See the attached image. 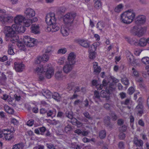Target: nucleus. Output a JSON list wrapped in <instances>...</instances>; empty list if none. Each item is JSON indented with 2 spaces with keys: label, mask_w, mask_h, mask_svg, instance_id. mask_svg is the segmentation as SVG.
<instances>
[{
  "label": "nucleus",
  "mask_w": 149,
  "mask_h": 149,
  "mask_svg": "<svg viewBox=\"0 0 149 149\" xmlns=\"http://www.w3.org/2000/svg\"><path fill=\"white\" fill-rule=\"evenodd\" d=\"M55 16V14L52 12L46 15L45 21L48 25L47 29L48 32L53 33L58 31L60 29L59 26L56 24V19Z\"/></svg>",
  "instance_id": "f257e3e1"
},
{
  "label": "nucleus",
  "mask_w": 149,
  "mask_h": 149,
  "mask_svg": "<svg viewBox=\"0 0 149 149\" xmlns=\"http://www.w3.org/2000/svg\"><path fill=\"white\" fill-rule=\"evenodd\" d=\"M135 16L133 10H129L121 14V22L125 24H130L132 22Z\"/></svg>",
  "instance_id": "f03ea898"
},
{
  "label": "nucleus",
  "mask_w": 149,
  "mask_h": 149,
  "mask_svg": "<svg viewBox=\"0 0 149 149\" xmlns=\"http://www.w3.org/2000/svg\"><path fill=\"white\" fill-rule=\"evenodd\" d=\"M6 11L0 9V21L3 24L11 22L13 20V17L11 16L6 15L5 13Z\"/></svg>",
  "instance_id": "7ed1b4c3"
},
{
  "label": "nucleus",
  "mask_w": 149,
  "mask_h": 149,
  "mask_svg": "<svg viewBox=\"0 0 149 149\" xmlns=\"http://www.w3.org/2000/svg\"><path fill=\"white\" fill-rule=\"evenodd\" d=\"M76 16L74 13H68L63 17V21L66 24L71 25L73 23L74 19Z\"/></svg>",
  "instance_id": "20e7f679"
},
{
  "label": "nucleus",
  "mask_w": 149,
  "mask_h": 149,
  "mask_svg": "<svg viewBox=\"0 0 149 149\" xmlns=\"http://www.w3.org/2000/svg\"><path fill=\"white\" fill-rule=\"evenodd\" d=\"M16 24H13L11 27L6 26L4 27V30L7 32L6 36L8 37H10L17 36V32L16 29Z\"/></svg>",
  "instance_id": "39448f33"
},
{
  "label": "nucleus",
  "mask_w": 149,
  "mask_h": 149,
  "mask_svg": "<svg viewBox=\"0 0 149 149\" xmlns=\"http://www.w3.org/2000/svg\"><path fill=\"white\" fill-rule=\"evenodd\" d=\"M23 40L25 45L27 47H33L36 43V40L35 39L28 36L24 37Z\"/></svg>",
  "instance_id": "423d86ee"
},
{
  "label": "nucleus",
  "mask_w": 149,
  "mask_h": 149,
  "mask_svg": "<svg viewBox=\"0 0 149 149\" xmlns=\"http://www.w3.org/2000/svg\"><path fill=\"white\" fill-rule=\"evenodd\" d=\"M24 14L27 18H31L34 17L35 15V11L31 8L26 9L24 11Z\"/></svg>",
  "instance_id": "0eeeda50"
},
{
  "label": "nucleus",
  "mask_w": 149,
  "mask_h": 149,
  "mask_svg": "<svg viewBox=\"0 0 149 149\" xmlns=\"http://www.w3.org/2000/svg\"><path fill=\"white\" fill-rule=\"evenodd\" d=\"M136 112L139 116H141L144 113L143 106L142 103L139 102L135 108Z\"/></svg>",
  "instance_id": "6e6552de"
},
{
  "label": "nucleus",
  "mask_w": 149,
  "mask_h": 149,
  "mask_svg": "<svg viewBox=\"0 0 149 149\" xmlns=\"http://www.w3.org/2000/svg\"><path fill=\"white\" fill-rule=\"evenodd\" d=\"M15 68L16 71L21 72L22 71L24 68V65L22 63L15 62L14 63Z\"/></svg>",
  "instance_id": "1a4fd4ad"
},
{
  "label": "nucleus",
  "mask_w": 149,
  "mask_h": 149,
  "mask_svg": "<svg viewBox=\"0 0 149 149\" xmlns=\"http://www.w3.org/2000/svg\"><path fill=\"white\" fill-rule=\"evenodd\" d=\"M146 19L144 16L141 15L138 16L136 19L135 23L137 25L143 24L146 22Z\"/></svg>",
  "instance_id": "9d476101"
},
{
  "label": "nucleus",
  "mask_w": 149,
  "mask_h": 149,
  "mask_svg": "<svg viewBox=\"0 0 149 149\" xmlns=\"http://www.w3.org/2000/svg\"><path fill=\"white\" fill-rule=\"evenodd\" d=\"M133 142L136 146L140 147L139 149H143V143L141 140H139L137 137H135L133 140Z\"/></svg>",
  "instance_id": "9b49d317"
},
{
  "label": "nucleus",
  "mask_w": 149,
  "mask_h": 149,
  "mask_svg": "<svg viewBox=\"0 0 149 149\" xmlns=\"http://www.w3.org/2000/svg\"><path fill=\"white\" fill-rule=\"evenodd\" d=\"M75 57L76 56L74 53H70L68 57V61L67 62L70 63L71 64H74L75 62Z\"/></svg>",
  "instance_id": "f8f14e48"
},
{
  "label": "nucleus",
  "mask_w": 149,
  "mask_h": 149,
  "mask_svg": "<svg viewBox=\"0 0 149 149\" xmlns=\"http://www.w3.org/2000/svg\"><path fill=\"white\" fill-rule=\"evenodd\" d=\"M146 31V27H141L138 31H136L134 33V35L140 37L142 36L145 33Z\"/></svg>",
  "instance_id": "ddd939ff"
},
{
  "label": "nucleus",
  "mask_w": 149,
  "mask_h": 149,
  "mask_svg": "<svg viewBox=\"0 0 149 149\" xmlns=\"http://www.w3.org/2000/svg\"><path fill=\"white\" fill-rule=\"evenodd\" d=\"M24 19L25 18L24 16L21 15H18L15 17L14 22L16 24H20L21 23L24 22Z\"/></svg>",
  "instance_id": "4468645a"
},
{
  "label": "nucleus",
  "mask_w": 149,
  "mask_h": 149,
  "mask_svg": "<svg viewBox=\"0 0 149 149\" xmlns=\"http://www.w3.org/2000/svg\"><path fill=\"white\" fill-rule=\"evenodd\" d=\"M45 68H44L43 65H41L37 67L34 69V71L35 74H41L45 73Z\"/></svg>",
  "instance_id": "2eb2a0df"
},
{
  "label": "nucleus",
  "mask_w": 149,
  "mask_h": 149,
  "mask_svg": "<svg viewBox=\"0 0 149 149\" xmlns=\"http://www.w3.org/2000/svg\"><path fill=\"white\" fill-rule=\"evenodd\" d=\"M73 65L67 62L66 65L64 66L63 67V70L64 72L66 74H67L72 69Z\"/></svg>",
  "instance_id": "dca6fc26"
},
{
  "label": "nucleus",
  "mask_w": 149,
  "mask_h": 149,
  "mask_svg": "<svg viewBox=\"0 0 149 149\" xmlns=\"http://www.w3.org/2000/svg\"><path fill=\"white\" fill-rule=\"evenodd\" d=\"M41 92L43 95L47 98H49L51 97L52 93L49 90L44 89Z\"/></svg>",
  "instance_id": "f3484780"
},
{
  "label": "nucleus",
  "mask_w": 149,
  "mask_h": 149,
  "mask_svg": "<svg viewBox=\"0 0 149 149\" xmlns=\"http://www.w3.org/2000/svg\"><path fill=\"white\" fill-rule=\"evenodd\" d=\"M49 66V64L47 65V66H45V71L44 72L45 73V74H53L54 73V70L53 68L49 67L48 68Z\"/></svg>",
  "instance_id": "a211bd4d"
},
{
  "label": "nucleus",
  "mask_w": 149,
  "mask_h": 149,
  "mask_svg": "<svg viewBox=\"0 0 149 149\" xmlns=\"http://www.w3.org/2000/svg\"><path fill=\"white\" fill-rule=\"evenodd\" d=\"M31 29V32L34 34H37L39 33V27L38 25H32Z\"/></svg>",
  "instance_id": "6ab92c4d"
},
{
  "label": "nucleus",
  "mask_w": 149,
  "mask_h": 149,
  "mask_svg": "<svg viewBox=\"0 0 149 149\" xmlns=\"http://www.w3.org/2000/svg\"><path fill=\"white\" fill-rule=\"evenodd\" d=\"M78 43L81 46L85 48H88L89 47V43L87 40H79L78 41Z\"/></svg>",
  "instance_id": "aec40b11"
},
{
  "label": "nucleus",
  "mask_w": 149,
  "mask_h": 149,
  "mask_svg": "<svg viewBox=\"0 0 149 149\" xmlns=\"http://www.w3.org/2000/svg\"><path fill=\"white\" fill-rule=\"evenodd\" d=\"M93 66L94 72L96 74H99L101 70L100 67L98 65L97 63L96 62L93 63Z\"/></svg>",
  "instance_id": "412c9836"
},
{
  "label": "nucleus",
  "mask_w": 149,
  "mask_h": 149,
  "mask_svg": "<svg viewBox=\"0 0 149 149\" xmlns=\"http://www.w3.org/2000/svg\"><path fill=\"white\" fill-rule=\"evenodd\" d=\"M17 27H16V31L17 32L19 33H23L26 30V28L24 26H22L20 24H16Z\"/></svg>",
  "instance_id": "4be33fe9"
},
{
  "label": "nucleus",
  "mask_w": 149,
  "mask_h": 149,
  "mask_svg": "<svg viewBox=\"0 0 149 149\" xmlns=\"http://www.w3.org/2000/svg\"><path fill=\"white\" fill-rule=\"evenodd\" d=\"M68 29L65 26H61V32L63 36H66L68 35Z\"/></svg>",
  "instance_id": "5701e85b"
},
{
  "label": "nucleus",
  "mask_w": 149,
  "mask_h": 149,
  "mask_svg": "<svg viewBox=\"0 0 149 149\" xmlns=\"http://www.w3.org/2000/svg\"><path fill=\"white\" fill-rule=\"evenodd\" d=\"M104 121L105 125L107 127H108L110 128L112 127V125L111 124L110 117L108 116L106 117L104 119Z\"/></svg>",
  "instance_id": "b1692460"
},
{
  "label": "nucleus",
  "mask_w": 149,
  "mask_h": 149,
  "mask_svg": "<svg viewBox=\"0 0 149 149\" xmlns=\"http://www.w3.org/2000/svg\"><path fill=\"white\" fill-rule=\"evenodd\" d=\"M126 56L127 60L130 63H131L132 61L134 60V56L130 52L127 51L126 52Z\"/></svg>",
  "instance_id": "393cba45"
},
{
  "label": "nucleus",
  "mask_w": 149,
  "mask_h": 149,
  "mask_svg": "<svg viewBox=\"0 0 149 149\" xmlns=\"http://www.w3.org/2000/svg\"><path fill=\"white\" fill-rule=\"evenodd\" d=\"M69 145L70 148L74 149H81L82 148L81 146L75 142L69 144Z\"/></svg>",
  "instance_id": "a878e982"
},
{
  "label": "nucleus",
  "mask_w": 149,
  "mask_h": 149,
  "mask_svg": "<svg viewBox=\"0 0 149 149\" xmlns=\"http://www.w3.org/2000/svg\"><path fill=\"white\" fill-rule=\"evenodd\" d=\"M9 129H8L0 130V138L4 137L5 136H6V135L9 132Z\"/></svg>",
  "instance_id": "bb28decb"
},
{
  "label": "nucleus",
  "mask_w": 149,
  "mask_h": 149,
  "mask_svg": "<svg viewBox=\"0 0 149 149\" xmlns=\"http://www.w3.org/2000/svg\"><path fill=\"white\" fill-rule=\"evenodd\" d=\"M4 109L5 111L9 114H13L14 113L13 109L8 105L4 106Z\"/></svg>",
  "instance_id": "cd10ccee"
},
{
  "label": "nucleus",
  "mask_w": 149,
  "mask_h": 149,
  "mask_svg": "<svg viewBox=\"0 0 149 149\" xmlns=\"http://www.w3.org/2000/svg\"><path fill=\"white\" fill-rule=\"evenodd\" d=\"M101 96L104 98H105L107 100H109L110 98V94L109 93L106 89V91H102Z\"/></svg>",
  "instance_id": "c85d7f7f"
},
{
  "label": "nucleus",
  "mask_w": 149,
  "mask_h": 149,
  "mask_svg": "<svg viewBox=\"0 0 149 149\" xmlns=\"http://www.w3.org/2000/svg\"><path fill=\"white\" fill-rule=\"evenodd\" d=\"M124 8V6L122 3L117 6L115 8L114 11L116 13H119L122 11Z\"/></svg>",
  "instance_id": "c756f323"
},
{
  "label": "nucleus",
  "mask_w": 149,
  "mask_h": 149,
  "mask_svg": "<svg viewBox=\"0 0 149 149\" xmlns=\"http://www.w3.org/2000/svg\"><path fill=\"white\" fill-rule=\"evenodd\" d=\"M13 45L11 44L8 45V52L9 54L13 55L14 54V52L13 50Z\"/></svg>",
  "instance_id": "7c9ffc66"
},
{
  "label": "nucleus",
  "mask_w": 149,
  "mask_h": 149,
  "mask_svg": "<svg viewBox=\"0 0 149 149\" xmlns=\"http://www.w3.org/2000/svg\"><path fill=\"white\" fill-rule=\"evenodd\" d=\"M24 147V144L21 143L14 145L12 149H23Z\"/></svg>",
  "instance_id": "2f4dec72"
},
{
  "label": "nucleus",
  "mask_w": 149,
  "mask_h": 149,
  "mask_svg": "<svg viewBox=\"0 0 149 149\" xmlns=\"http://www.w3.org/2000/svg\"><path fill=\"white\" fill-rule=\"evenodd\" d=\"M4 138L6 141H10L11 140L14 139V136L13 134H11V132H9L6 135V136H5Z\"/></svg>",
  "instance_id": "473e14b6"
},
{
  "label": "nucleus",
  "mask_w": 149,
  "mask_h": 149,
  "mask_svg": "<svg viewBox=\"0 0 149 149\" xmlns=\"http://www.w3.org/2000/svg\"><path fill=\"white\" fill-rule=\"evenodd\" d=\"M147 43V39L144 38H141L139 40V44L141 46L143 47L146 46Z\"/></svg>",
  "instance_id": "72a5a7b5"
},
{
  "label": "nucleus",
  "mask_w": 149,
  "mask_h": 149,
  "mask_svg": "<svg viewBox=\"0 0 149 149\" xmlns=\"http://www.w3.org/2000/svg\"><path fill=\"white\" fill-rule=\"evenodd\" d=\"M52 97L54 100L57 101H59L61 99V97L60 96L59 94L56 92H55L52 95Z\"/></svg>",
  "instance_id": "f704fd0d"
},
{
  "label": "nucleus",
  "mask_w": 149,
  "mask_h": 149,
  "mask_svg": "<svg viewBox=\"0 0 149 149\" xmlns=\"http://www.w3.org/2000/svg\"><path fill=\"white\" fill-rule=\"evenodd\" d=\"M122 82L126 86L125 87V89H126L127 86L129 84V82L128 79L127 78H124L121 79Z\"/></svg>",
  "instance_id": "c9c22d12"
},
{
  "label": "nucleus",
  "mask_w": 149,
  "mask_h": 149,
  "mask_svg": "<svg viewBox=\"0 0 149 149\" xmlns=\"http://www.w3.org/2000/svg\"><path fill=\"white\" fill-rule=\"evenodd\" d=\"M47 115L48 117H54L56 115V111H54L52 110H49L47 111Z\"/></svg>",
  "instance_id": "e433bc0d"
},
{
  "label": "nucleus",
  "mask_w": 149,
  "mask_h": 149,
  "mask_svg": "<svg viewBox=\"0 0 149 149\" xmlns=\"http://www.w3.org/2000/svg\"><path fill=\"white\" fill-rule=\"evenodd\" d=\"M102 6L101 3L100 1H95L94 6L96 9H99L101 8Z\"/></svg>",
  "instance_id": "4c0bfd02"
},
{
  "label": "nucleus",
  "mask_w": 149,
  "mask_h": 149,
  "mask_svg": "<svg viewBox=\"0 0 149 149\" xmlns=\"http://www.w3.org/2000/svg\"><path fill=\"white\" fill-rule=\"evenodd\" d=\"M17 46L19 48V49L25 51L26 50L25 45L22 42H20L18 43L17 44Z\"/></svg>",
  "instance_id": "58836bf2"
},
{
  "label": "nucleus",
  "mask_w": 149,
  "mask_h": 149,
  "mask_svg": "<svg viewBox=\"0 0 149 149\" xmlns=\"http://www.w3.org/2000/svg\"><path fill=\"white\" fill-rule=\"evenodd\" d=\"M32 20L30 19H24L23 23L26 27H29L31 24Z\"/></svg>",
  "instance_id": "ea45409f"
},
{
  "label": "nucleus",
  "mask_w": 149,
  "mask_h": 149,
  "mask_svg": "<svg viewBox=\"0 0 149 149\" xmlns=\"http://www.w3.org/2000/svg\"><path fill=\"white\" fill-rule=\"evenodd\" d=\"M40 57L43 62L48 61L49 59V56L46 54H43L42 56Z\"/></svg>",
  "instance_id": "a19ab883"
},
{
  "label": "nucleus",
  "mask_w": 149,
  "mask_h": 149,
  "mask_svg": "<svg viewBox=\"0 0 149 149\" xmlns=\"http://www.w3.org/2000/svg\"><path fill=\"white\" fill-rule=\"evenodd\" d=\"M66 116L70 119H72L73 117V113L71 111H66L65 112Z\"/></svg>",
  "instance_id": "79ce46f5"
},
{
  "label": "nucleus",
  "mask_w": 149,
  "mask_h": 149,
  "mask_svg": "<svg viewBox=\"0 0 149 149\" xmlns=\"http://www.w3.org/2000/svg\"><path fill=\"white\" fill-rule=\"evenodd\" d=\"M106 132L104 130L100 131L99 133V136L101 139H103L106 136Z\"/></svg>",
  "instance_id": "37998d69"
},
{
  "label": "nucleus",
  "mask_w": 149,
  "mask_h": 149,
  "mask_svg": "<svg viewBox=\"0 0 149 149\" xmlns=\"http://www.w3.org/2000/svg\"><path fill=\"white\" fill-rule=\"evenodd\" d=\"M141 61L143 63L146 65L149 64V57H144L142 58Z\"/></svg>",
  "instance_id": "c03bdc74"
},
{
  "label": "nucleus",
  "mask_w": 149,
  "mask_h": 149,
  "mask_svg": "<svg viewBox=\"0 0 149 149\" xmlns=\"http://www.w3.org/2000/svg\"><path fill=\"white\" fill-rule=\"evenodd\" d=\"M96 49V46L94 44L89 47L88 52H94Z\"/></svg>",
  "instance_id": "a18cd8bd"
},
{
  "label": "nucleus",
  "mask_w": 149,
  "mask_h": 149,
  "mask_svg": "<svg viewBox=\"0 0 149 149\" xmlns=\"http://www.w3.org/2000/svg\"><path fill=\"white\" fill-rule=\"evenodd\" d=\"M127 129V126L125 125H122V126L119 127V130L120 132H123L126 131Z\"/></svg>",
  "instance_id": "49530a36"
},
{
  "label": "nucleus",
  "mask_w": 149,
  "mask_h": 149,
  "mask_svg": "<svg viewBox=\"0 0 149 149\" xmlns=\"http://www.w3.org/2000/svg\"><path fill=\"white\" fill-rule=\"evenodd\" d=\"M10 38V41L13 43H15V42H17L19 39V37L17 35L14 36V37H11Z\"/></svg>",
  "instance_id": "de8ad7c7"
},
{
  "label": "nucleus",
  "mask_w": 149,
  "mask_h": 149,
  "mask_svg": "<svg viewBox=\"0 0 149 149\" xmlns=\"http://www.w3.org/2000/svg\"><path fill=\"white\" fill-rule=\"evenodd\" d=\"M140 62V60L139 59H134L131 63L134 66L137 65H139Z\"/></svg>",
  "instance_id": "09e8293b"
},
{
  "label": "nucleus",
  "mask_w": 149,
  "mask_h": 149,
  "mask_svg": "<svg viewBox=\"0 0 149 149\" xmlns=\"http://www.w3.org/2000/svg\"><path fill=\"white\" fill-rule=\"evenodd\" d=\"M46 146L47 149H56L54 145L51 143H47L46 144Z\"/></svg>",
  "instance_id": "8fccbe9b"
},
{
  "label": "nucleus",
  "mask_w": 149,
  "mask_h": 149,
  "mask_svg": "<svg viewBox=\"0 0 149 149\" xmlns=\"http://www.w3.org/2000/svg\"><path fill=\"white\" fill-rule=\"evenodd\" d=\"M72 129L71 125H68L65 127L64 130L66 133H67L68 132L70 131Z\"/></svg>",
  "instance_id": "3c124183"
},
{
  "label": "nucleus",
  "mask_w": 149,
  "mask_h": 149,
  "mask_svg": "<svg viewBox=\"0 0 149 149\" xmlns=\"http://www.w3.org/2000/svg\"><path fill=\"white\" fill-rule=\"evenodd\" d=\"M84 116L86 118L90 120H92V118L90 115L89 113L88 112H85L83 113Z\"/></svg>",
  "instance_id": "603ef678"
},
{
  "label": "nucleus",
  "mask_w": 149,
  "mask_h": 149,
  "mask_svg": "<svg viewBox=\"0 0 149 149\" xmlns=\"http://www.w3.org/2000/svg\"><path fill=\"white\" fill-rule=\"evenodd\" d=\"M74 83L72 82L68 84L67 89L69 91H71L73 87L74 86Z\"/></svg>",
  "instance_id": "864d4df0"
},
{
  "label": "nucleus",
  "mask_w": 149,
  "mask_h": 149,
  "mask_svg": "<svg viewBox=\"0 0 149 149\" xmlns=\"http://www.w3.org/2000/svg\"><path fill=\"white\" fill-rule=\"evenodd\" d=\"M134 88L131 87L129 88L127 90V93L130 95L132 94L134 92Z\"/></svg>",
  "instance_id": "5fc2aeb1"
},
{
  "label": "nucleus",
  "mask_w": 149,
  "mask_h": 149,
  "mask_svg": "<svg viewBox=\"0 0 149 149\" xmlns=\"http://www.w3.org/2000/svg\"><path fill=\"white\" fill-rule=\"evenodd\" d=\"M40 134L43 135L44 132L46 130V128L44 127H39Z\"/></svg>",
  "instance_id": "6e6d98bb"
},
{
  "label": "nucleus",
  "mask_w": 149,
  "mask_h": 149,
  "mask_svg": "<svg viewBox=\"0 0 149 149\" xmlns=\"http://www.w3.org/2000/svg\"><path fill=\"white\" fill-rule=\"evenodd\" d=\"M89 57L91 59H93L95 57V52H89Z\"/></svg>",
  "instance_id": "4d7b16f0"
},
{
  "label": "nucleus",
  "mask_w": 149,
  "mask_h": 149,
  "mask_svg": "<svg viewBox=\"0 0 149 149\" xmlns=\"http://www.w3.org/2000/svg\"><path fill=\"white\" fill-rule=\"evenodd\" d=\"M118 147L120 149H124L125 148V144L123 141L119 142L118 144Z\"/></svg>",
  "instance_id": "13d9d810"
},
{
  "label": "nucleus",
  "mask_w": 149,
  "mask_h": 149,
  "mask_svg": "<svg viewBox=\"0 0 149 149\" xmlns=\"http://www.w3.org/2000/svg\"><path fill=\"white\" fill-rule=\"evenodd\" d=\"M67 52L66 48L61 49L58 50L57 53L58 54H65Z\"/></svg>",
  "instance_id": "bf43d9fd"
},
{
  "label": "nucleus",
  "mask_w": 149,
  "mask_h": 149,
  "mask_svg": "<svg viewBox=\"0 0 149 149\" xmlns=\"http://www.w3.org/2000/svg\"><path fill=\"white\" fill-rule=\"evenodd\" d=\"M111 119L113 121L116 120L117 119L116 115L113 112L111 113Z\"/></svg>",
  "instance_id": "052dcab7"
},
{
  "label": "nucleus",
  "mask_w": 149,
  "mask_h": 149,
  "mask_svg": "<svg viewBox=\"0 0 149 149\" xmlns=\"http://www.w3.org/2000/svg\"><path fill=\"white\" fill-rule=\"evenodd\" d=\"M130 100L129 99H126L125 101L121 102V104H124L126 105H128L129 104Z\"/></svg>",
  "instance_id": "680f3d73"
},
{
  "label": "nucleus",
  "mask_w": 149,
  "mask_h": 149,
  "mask_svg": "<svg viewBox=\"0 0 149 149\" xmlns=\"http://www.w3.org/2000/svg\"><path fill=\"white\" fill-rule=\"evenodd\" d=\"M125 134L123 132H120L119 135V138L120 140H123L125 137Z\"/></svg>",
  "instance_id": "e2e57ef3"
},
{
  "label": "nucleus",
  "mask_w": 149,
  "mask_h": 149,
  "mask_svg": "<svg viewBox=\"0 0 149 149\" xmlns=\"http://www.w3.org/2000/svg\"><path fill=\"white\" fill-rule=\"evenodd\" d=\"M34 148L36 149H45V147L43 145L38 144L34 147Z\"/></svg>",
  "instance_id": "0e129e2a"
},
{
  "label": "nucleus",
  "mask_w": 149,
  "mask_h": 149,
  "mask_svg": "<svg viewBox=\"0 0 149 149\" xmlns=\"http://www.w3.org/2000/svg\"><path fill=\"white\" fill-rule=\"evenodd\" d=\"M11 122L12 123H13L15 125H17L19 124L18 121L16 119L14 118H12L11 119Z\"/></svg>",
  "instance_id": "69168bd1"
},
{
  "label": "nucleus",
  "mask_w": 149,
  "mask_h": 149,
  "mask_svg": "<svg viewBox=\"0 0 149 149\" xmlns=\"http://www.w3.org/2000/svg\"><path fill=\"white\" fill-rule=\"evenodd\" d=\"M142 50L140 49H137L134 52V54L136 56H138L139 55Z\"/></svg>",
  "instance_id": "338daca9"
},
{
  "label": "nucleus",
  "mask_w": 149,
  "mask_h": 149,
  "mask_svg": "<svg viewBox=\"0 0 149 149\" xmlns=\"http://www.w3.org/2000/svg\"><path fill=\"white\" fill-rule=\"evenodd\" d=\"M104 107L107 110H110V104L106 103L104 104Z\"/></svg>",
  "instance_id": "774afa93"
}]
</instances>
